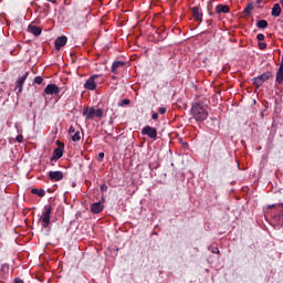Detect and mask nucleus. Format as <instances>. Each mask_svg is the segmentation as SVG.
<instances>
[{"label":"nucleus","mask_w":283,"mask_h":283,"mask_svg":"<svg viewBox=\"0 0 283 283\" xmlns=\"http://www.w3.org/2000/svg\"><path fill=\"white\" fill-rule=\"evenodd\" d=\"M48 178L51 179L52 182H60V180H63L64 175H63V171L61 170L49 171Z\"/></svg>","instance_id":"obj_8"},{"label":"nucleus","mask_w":283,"mask_h":283,"mask_svg":"<svg viewBox=\"0 0 283 283\" xmlns=\"http://www.w3.org/2000/svg\"><path fill=\"white\" fill-rule=\"evenodd\" d=\"M256 39H258V41H264V34L259 33V34L256 35Z\"/></svg>","instance_id":"obj_29"},{"label":"nucleus","mask_w":283,"mask_h":283,"mask_svg":"<svg viewBox=\"0 0 283 283\" xmlns=\"http://www.w3.org/2000/svg\"><path fill=\"white\" fill-rule=\"evenodd\" d=\"M99 190L102 191V193L107 191V185L105 184L101 185Z\"/></svg>","instance_id":"obj_26"},{"label":"nucleus","mask_w":283,"mask_h":283,"mask_svg":"<svg viewBox=\"0 0 283 283\" xmlns=\"http://www.w3.org/2000/svg\"><path fill=\"white\" fill-rule=\"evenodd\" d=\"M256 28H260L261 30H265V28H269V22L266 20H259L256 22Z\"/></svg>","instance_id":"obj_20"},{"label":"nucleus","mask_w":283,"mask_h":283,"mask_svg":"<svg viewBox=\"0 0 283 283\" xmlns=\"http://www.w3.org/2000/svg\"><path fill=\"white\" fill-rule=\"evenodd\" d=\"M17 143H23V135H18L15 137Z\"/></svg>","instance_id":"obj_27"},{"label":"nucleus","mask_w":283,"mask_h":283,"mask_svg":"<svg viewBox=\"0 0 283 283\" xmlns=\"http://www.w3.org/2000/svg\"><path fill=\"white\" fill-rule=\"evenodd\" d=\"M55 143L57 148L54 149L53 155L51 156V161L63 158V149H65V144H63L61 140H56Z\"/></svg>","instance_id":"obj_5"},{"label":"nucleus","mask_w":283,"mask_h":283,"mask_svg":"<svg viewBox=\"0 0 283 283\" xmlns=\"http://www.w3.org/2000/svg\"><path fill=\"white\" fill-rule=\"evenodd\" d=\"M151 118H153V120H158V113H154V114L151 115Z\"/></svg>","instance_id":"obj_32"},{"label":"nucleus","mask_w":283,"mask_h":283,"mask_svg":"<svg viewBox=\"0 0 283 283\" xmlns=\"http://www.w3.org/2000/svg\"><path fill=\"white\" fill-rule=\"evenodd\" d=\"M130 101L129 98H124L120 103H119V107H125V105H129Z\"/></svg>","instance_id":"obj_24"},{"label":"nucleus","mask_w":283,"mask_h":283,"mask_svg":"<svg viewBox=\"0 0 283 283\" xmlns=\"http://www.w3.org/2000/svg\"><path fill=\"white\" fill-rule=\"evenodd\" d=\"M275 83L277 85H282V83H283V65L282 64H280V67H279L277 72H276Z\"/></svg>","instance_id":"obj_16"},{"label":"nucleus","mask_w":283,"mask_h":283,"mask_svg":"<svg viewBox=\"0 0 283 283\" xmlns=\"http://www.w3.org/2000/svg\"><path fill=\"white\" fill-rule=\"evenodd\" d=\"M271 14L272 17H280V14H282V7H280V3L273 6Z\"/></svg>","instance_id":"obj_18"},{"label":"nucleus","mask_w":283,"mask_h":283,"mask_svg":"<svg viewBox=\"0 0 283 283\" xmlns=\"http://www.w3.org/2000/svg\"><path fill=\"white\" fill-rule=\"evenodd\" d=\"M28 32H30V34H33V36H41V32H43V30L41 29V27L30 24L28 27Z\"/></svg>","instance_id":"obj_11"},{"label":"nucleus","mask_w":283,"mask_h":283,"mask_svg":"<svg viewBox=\"0 0 283 283\" xmlns=\"http://www.w3.org/2000/svg\"><path fill=\"white\" fill-rule=\"evenodd\" d=\"M143 136H148V138H151L153 140H156L158 138V130L151 126H145L142 129Z\"/></svg>","instance_id":"obj_6"},{"label":"nucleus","mask_w":283,"mask_h":283,"mask_svg":"<svg viewBox=\"0 0 283 283\" xmlns=\"http://www.w3.org/2000/svg\"><path fill=\"white\" fill-rule=\"evenodd\" d=\"M0 98H3V90L0 88Z\"/></svg>","instance_id":"obj_35"},{"label":"nucleus","mask_w":283,"mask_h":283,"mask_svg":"<svg viewBox=\"0 0 283 283\" xmlns=\"http://www.w3.org/2000/svg\"><path fill=\"white\" fill-rule=\"evenodd\" d=\"M52 216V207L50 205L44 207V211L42 212V216L40 218L42 229H48L50 227V220Z\"/></svg>","instance_id":"obj_3"},{"label":"nucleus","mask_w":283,"mask_h":283,"mask_svg":"<svg viewBox=\"0 0 283 283\" xmlns=\"http://www.w3.org/2000/svg\"><path fill=\"white\" fill-rule=\"evenodd\" d=\"M120 67H125V62L116 61L113 63L111 71L113 74H118V70H120Z\"/></svg>","instance_id":"obj_14"},{"label":"nucleus","mask_w":283,"mask_h":283,"mask_svg":"<svg viewBox=\"0 0 283 283\" xmlns=\"http://www.w3.org/2000/svg\"><path fill=\"white\" fill-rule=\"evenodd\" d=\"M192 17L195 21H202V13H200V9L198 7L192 8Z\"/></svg>","instance_id":"obj_17"},{"label":"nucleus","mask_w":283,"mask_h":283,"mask_svg":"<svg viewBox=\"0 0 283 283\" xmlns=\"http://www.w3.org/2000/svg\"><path fill=\"white\" fill-rule=\"evenodd\" d=\"M103 209H104V206L101 201L94 202L93 205H91L92 213H102Z\"/></svg>","instance_id":"obj_13"},{"label":"nucleus","mask_w":283,"mask_h":283,"mask_svg":"<svg viewBox=\"0 0 283 283\" xmlns=\"http://www.w3.org/2000/svg\"><path fill=\"white\" fill-rule=\"evenodd\" d=\"M282 216H283V212L281 211L280 218H282Z\"/></svg>","instance_id":"obj_37"},{"label":"nucleus","mask_w":283,"mask_h":283,"mask_svg":"<svg viewBox=\"0 0 283 283\" xmlns=\"http://www.w3.org/2000/svg\"><path fill=\"white\" fill-rule=\"evenodd\" d=\"M191 116L197 120V123H202L203 120H207L209 118V112L205 107V105L200 103L192 104L191 107Z\"/></svg>","instance_id":"obj_1"},{"label":"nucleus","mask_w":283,"mask_h":283,"mask_svg":"<svg viewBox=\"0 0 283 283\" xmlns=\"http://www.w3.org/2000/svg\"><path fill=\"white\" fill-rule=\"evenodd\" d=\"M251 10H253V4H248L245 7V9L243 10V14H245L247 17H249V14H251Z\"/></svg>","instance_id":"obj_22"},{"label":"nucleus","mask_w":283,"mask_h":283,"mask_svg":"<svg viewBox=\"0 0 283 283\" xmlns=\"http://www.w3.org/2000/svg\"><path fill=\"white\" fill-rule=\"evenodd\" d=\"M260 50H266V43H259Z\"/></svg>","instance_id":"obj_31"},{"label":"nucleus","mask_w":283,"mask_h":283,"mask_svg":"<svg viewBox=\"0 0 283 283\" xmlns=\"http://www.w3.org/2000/svg\"><path fill=\"white\" fill-rule=\"evenodd\" d=\"M269 78H273V73L271 71L265 72L256 77H253L252 81L256 87H262V85H264V83H266Z\"/></svg>","instance_id":"obj_4"},{"label":"nucleus","mask_w":283,"mask_h":283,"mask_svg":"<svg viewBox=\"0 0 283 283\" xmlns=\"http://www.w3.org/2000/svg\"><path fill=\"white\" fill-rule=\"evenodd\" d=\"M30 72H24L22 76L18 77L17 80V85H15V91H18V94H21L23 92V85L25 83V80L28 78Z\"/></svg>","instance_id":"obj_7"},{"label":"nucleus","mask_w":283,"mask_h":283,"mask_svg":"<svg viewBox=\"0 0 283 283\" xmlns=\"http://www.w3.org/2000/svg\"><path fill=\"white\" fill-rule=\"evenodd\" d=\"M211 252H212V253H220V250H219L218 248H212V249H211Z\"/></svg>","instance_id":"obj_33"},{"label":"nucleus","mask_w":283,"mask_h":283,"mask_svg":"<svg viewBox=\"0 0 283 283\" xmlns=\"http://www.w3.org/2000/svg\"><path fill=\"white\" fill-rule=\"evenodd\" d=\"M103 158H105V153H99L97 156V160L103 161Z\"/></svg>","instance_id":"obj_25"},{"label":"nucleus","mask_w":283,"mask_h":283,"mask_svg":"<svg viewBox=\"0 0 283 283\" xmlns=\"http://www.w3.org/2000/svg\"><path fill=\"white\" fill-rule=\"evenodd\" d=\"M14 283H23V280H21V279H14Z\"/></svg>","instance_id":"obj_34"},{"label":"nucleus","mask_w":283,"mask_h":283,"mask_svg":"<svg viewBox=\"0 0 283 283\" xmlns=\"http://www.w3.org/2000/svg\"><path fill=\"white\" fill-rule=\"evenodd\" d=\"M83 116L86 118V120H93V118H103V109H95L94 107L88 106L84 108Z\"/></svg>","instance_id":"obj_2"},{"label":"nucleus","mask_w":283,"mask_h":283,"mask_svg":"<svg viewBox=\"0 0 283 283\" xmlns=\"http://www.w3.org/2000/svg\"><path fill=\"white\" fill-rule=\"evenodd\" d=\"M73 143H78L81 140V132L76 130L72 136Z\"/></svg>","instance_id":"obj_21"},{"label":"nucleus","mask_w":283,"mask_h":283,"mask_svg":"<svg viewBox=\"0 0 283 283\" xmlns=\"http://www.w3.org/2000/svg\"><path fill=\"white\" fill-rule=\"evenodd\" d=\"M96 78H98V75H92L88 80H86L84 87L85 90H88L91 92H94L96 90Z\"/></svg>","instance_id":"obj_9"},{"label":"nucleus","mask_w":283,"mask_h":283,"mask_svg":"<svg viewBox=\"0 0 283 283\" xmlns=\"http://www.w3.org/2000/svg\"><path fill=\"white\" fill-rule=\"evenodd\" d=\"M33 83H35L36 85H42L43 78L41 76H35L33 80Z\"/></svg>","instance_id":"obj_23"},{"label":"nucleus","mask_w":283,"mask_h":283,"mask_svg":"<svg viewBox=\"0 0 283 283\" xmlns=\"http://www.w3.org/2000/svg\"><path fill=\"white\" fill-rule=\"evenodd\" d=\"M31 193H33L34 196H39V198H44L45 197V190L44 189L33 188L31 190Z\"/></svg>","instance_id":"obj_19"},{"label":"nucleus","mask_w":283,"mask_h":283,"mask_svg":"<svg viewBox=\"0 0 283 283\" xmlns=\"http://www.w3.org/2000/svg\"><path fill=\"white\" fill-rule=\"evenodd\" d=\"M273 207H275L274 205H272V206H269V209H273Z\"/></svg>","instance_id":"obj_36"},{"label":"nucleus","mask_w":283,"mask_h":283,"mask_svg":"<svg viewBox=\"0 0 283 283\" xmlns=\"http://www.w3.org/2000/svg\"><path fill=\"white\" fill-rule=\"evenodd\" d=\"M158 113L159 114H167V108L166 107H160Z\"/></svg>","instance_id":"obj_30"},{"label":"nucleus","mask_w":283,"mask_h":283,"mask_svg":"<svg viewBox=\"0 0 283 283\" xmlns=\"http://www.w3.org/2000/svg\"><path fill=\"white\" fill-rule=\"evenodd\" d=\"M258 1V3H260L262 0H256Z\"/></svg>","instance_id":"obj_38"},{"label":"nucleus","mask_w":283,"mask_h":283,"mask_svg":"<svg viewBox=\"0 0 283 283\" xmlns=\"http://www.w3.org/2000/svg\"><path fill=\"white\" fill-rule=\"evenodd\" d=\"M66 44H67V36L65 35L59 36L55 40V50H60L61 48H64V45Z\"/></svg>","instance_id":"obj_12"},{"label":"nucleus","mask_w":283,"mask_h":283,"mask_svg":"<svg viewBox=\"0 0 283 283\" xmlns=\"http://www.w3.org/2000/svg\"><path fill=\"white\" fill-rule=\"evenodd\" d=\"M229 6H227V4H218L217 7H216V12H217V14H228V12H229Z\"/></svg>","instance_id":"obj_15"},{"label":"nucleus","mask_w":283,"mask_h":283,"mask_svg":"<svg viewBox=\"0 0 283 283\" xmlns=\"http://www.w3.org/2000/svg\"><path fill=\"white\" fill-rule=\"evenodd\" d=\"M69 134H76V128H74V126H70Z\"/></svg>","instance_id":"obj_28"},{"label":"nucleus","mask_w":283,"mask_h":283,"mask_svg":"<svg viewBox=\"0 0 283 283\" xmlns=\"http://www.w3.org/2000/svg\"><path fill=\"white\" fill-rule=\"evenodd\" d=\"M44 93L52 96L53 94H55V96H59V94H61V88H59V86H56V84H48Z\"/></svg>","instance_id":"obj_10"}]
</instances>
